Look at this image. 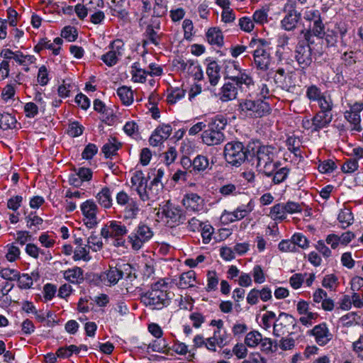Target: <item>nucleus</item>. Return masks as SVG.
<instances>
[{
    "instance_id": "1",
    "label": "nucleus",
    "mask_w": 363,
    "mask_h": 363,
    "mask_svg": "<svg viewBox=\"0 0 363 363\" xmlns=\"http://www.w3.org/2000/svg\"><path fill=\"white\" fill-rule=\"evenodd\" d=\"M141 302L152 310H161L171 302L167 284L160 280L151 286L150 289L141 295Z\"/></svg>"
},
{
    "instance_id": "2",
    "label": "nucleus",
    "mask_w": 363,
    "mask_h": 363,
    "mask_svg": "<svg viewBox=\"0 0 363 363\" xmlns=\"http://www.w3.org/2000/svg\"><path fill=\"white\" fill-rule=\"evenodd\" d=\"M279 152L272 145H260L256 151L257 167L265 176L271 177L280 165L277 161Z\"/></svg>"
},
{
    "instance_id": "3",
    "label": "nucleus",
    "mask_w": 363,
    "mask_h": 363,
    "mask_svg": "<svg viewBox=\"0 0 363 363\" xmlns=\"http://www.w3.org/2000/svg\"><path fill=\"white\" fill-rule=\"evenodd\" d=\"M271 107L264 99H242L238 108L239 116L243 119H256L268 116L271 113Z\"/></svg>"
},
{
    "instance_id": "4",
    "label": "nucleus",
    "mask_w": 363,
    "mask_h": 363,
    "mask_svg": "<svg viewBox=\"0 0 363 363\" xmlns=\"http://www.w3.org/2000/svg\"><path fill=\"white\" fill-rule=\"evenodd\" d=\"M227 125V119L222 115H217L211 118L201 135L202 141L206 145H217L224 142L225 137L223 132Z\"/></svg>"
},
{
    "instance_id": "5",
    "label": "nucleus",
    "mask_w": 363,
    "mask_h": 363,
    "mask_svg": "<svg viewBox=\"0 0 363 363\" xmlns=\"http://www.w3.org/2000/svg\"><path fill=\"white\" fill-rule=\"evenodd\" d=\"M251 47H256L253 52L254 63L256 67L261 71H267L269 68L271 56L267 47L268 42L264 39H252L250 42Z\"/></svg>"
},
{
    "instance_id": "6",
    "label": "nucleus",
    "mask_w": 363,
    "mask_h": 363,
    "mask_svg": "<svg viewBox=\"0 0 363 363\" xmlns=\"http://www.w3.org/2000/svg\"><path fill=\"white\" fill-rule=\"evenodd\" d=\"M154 232L150 226L140 223L128 236V242L133 250L138 251L152 238Z\"/></svg>"
},
{
    "instance_id": "7",
    "label": "nucleus",
    "mask_w": 363,
    "mask_h": 363,
    "mask_svg": "<svg viewBox=\"0 0 363 363\" xmlns=\"http://www.w3.org/2000/svg\"><path fill=\"white\" fill-rule=\"evenodd\" d=\"M225 161L233 166H240L247 159V151L244 145L240 142L228 143L224 147Z\"/></svg>"
},
{
    "instance_id": "8",
    "label": "nucleus",
    "mask_w": 363,
    "mask_h": 363,
    "mask_svg": "<svg viewBox=\"0 0 363 363\" xmlns=\"http://www.w3.org/2000/svg\"><path fill=\"white\" fill-rule=\"evenodd\" d=\"M128 233L126 226L118 220H111L101 229V235L104 238H111L115 239L114 245L123 246L125 240L123 236Z\"/></svg>"
},
{
    "instance_id": "9",
    "label": "nucleus",
    "mask_w": 363,
    "mask_h": 363,
    "mask_svg": "<svg viewBox=\"0 0 363 363\" xmlns=\"http://www.w3.org/2000/svg\"><path fill=\"white\" fill-rule=\"evenodd\" d=\"M116 199L119 206H125L123 211V220H133L137 218L140 208L135 200L130 198L124 191H119Z\"/></svg>"
},
{
    "instance_id": "10",
    "label": "nucleus",
    "mask_w": 363,
    "mask_h": 363,
    "mask_svg": "<svg viewBox=\"0 0 363 363\" xmlns=\"http://www.w3.org/2000/svg\"><path fill=\"white\" fill-rule=\"evenodd\" d=\"M295 318L286 313H281L273 325V334L277 337H281L289 333L291 327L296 325Z\"/></svg>"
},
{
    "instance_id": "11",
    "label": "nucleus",
    "mask_w": 363,
    "mask_h": 363,
    "mask_svg": "<svg viewBox=\"0 0 363 363\" xmlns=\"http://www.w3.org/2000/svg\"><path fill=\"white\" fill-rule=\"evenodd\" d=\"M124 50V43L116 39L109 45V51L101 57V60L108 67L115 65Z\"/></svg>"
},
{
    "instance_id": "12",
    "label": "nucleus",
    "mask_w": 363,
    "mask_h": 363,
    "mask_svg": "<svg viewBox=\"0 0 363 363\" xmlns=\"http://www.w3.org/2000/svg\"><path fill=\"white\" fill-rule=\"evenodd\" d=\"M80 209L86 226L89 228H94L98 223L96 217L98 206L95 202L91 199L86 200L81 204Z\"/></svg>"
},
{
    "instance_id": "13",
    "label": "nucleus",
    "mask_w": 363,
    "mask_h": 363,
    "mask_svg": "<svg viewBox=\"0 0 363 363\" xmlns=\"http://www.w3.org/2000/svg\"><path fill=\"white\" fill-rule=\"evenodd\" d=\"M363 107L362 104L354 103L353 105L350 106V110L345 112L344 116L347 122L350 123L352 130L357 132H361L362 130V128L360 124V113Z\"/></svg>"
},
{
    "instance_id": "14",
    "label": "nucleus",
    "mask_w": 363,
    "mask_h": 363,
    "mask_svg": "<svg viewBox=\"0 0 363 363\" xmlns=\"http://www.w3.org/2000/svg\"><path fill=\"white\" fill-rule=\"evenodd\" d=\"M295 59L301 69H305L311 64V49L307 43H298L295 50Z\"/></svg>"
},
{
    "instance_id": "15",
    "label": "nucleus",
    "mask_w": 363,
    "mask_h": 363,
    "mask_svg": "<svg viewBox=\"0 0 363 363\" xmlns=\"http://www.w3.org/2000/svg\"><path fill=\"white\" fill-rule=\"evenodd\" d=\"M308 333L314 336L316 343L320 346L325 345L333 338V335L330 333L325 323L315 325Z\"/></svg>"
},
{
    "instance_id": "16",
    "label": "nucleus",
    "mask_w": 363,
    "mask_h": 363,
    "mask_svg": "<svg viewBox=\"0 0 363 363\" xmlns=\"http://www.w3.org/2000/svg\"><path fill=\"white\" fill-rule=\"evenodd\" d=\"M172 131V126L169 124L159 125L151 135L150 144L155 147L160 145L170 136Z\"/></svg>"
},
{
    "instance_id": "17",
    "label": "nucleus",
    "mask_w": 363,
    "mask_h": 363,
    "mask_svg": "<svg viewBox=\"0 0 363 363\" xmlns=\"http://www.w3.org/2000/svg\"><path fill=\"white\" fill-rule=\"evenodd\" d=\"M123 272L116 267H110L108 270L97 275L100 283L106 286L116 284L123 277Z\"/></svg>"
},
{
    "instance_id": "18",
    "label": "nucleus",
    "mask_w": 363,
    "mask_h": 363,
    "mask_svg": "<svg viewBox=\"0 0 363 363\" xmlns=\"http://www.w3.org/2000/svg\"><path fill=\"white\" fill-rule=\"evenodd\" d=\"M301 19V14L291 5L286 11L284 18L281 21V26L287 31H291L296 28V25Z\"/></svg>"
},
{
    "instance_id": "19",
    "label": "nucleus",
    "mask_w": 363,
    "mask_h": 363,
    "mask_svg": "<svg viewBox=\"0 0 363 363\" xmlns=\"http://www.w3.org/2000/svg\"><path fill=\"white\" fill-rule=\"evenodd\" d=\"M131 184L135 186V190L139 195L140 199L143 201H145L147 198L146 195L147 180L144 177V174L141 171H136L131 177Z\"/></svg>"
},
{
    "instance_id": "20",
    "label": "nucleus",
    "mask_w": 363,
    "mask_h": 363,
    "mask_svg": "<svg viewBox=\"0 0 363 363\" xmlns=\"http://www.w3.org/2000/svg\"><path fill=\"white\" fill-rule=\"evenodd\" d=\"M254 205L252 201H250L246 205H241L238 206L233 212H228L225 211L223 216H227L228 220L233 223L235 220H239L244 218L245 216H247L252 211Z\"/></svg>"
},
{
    "instance_id": "21",
    "label": "nucleus",
    "mask_w": 363,
    "mask_h": 363,
    "mask_svg": "<svg viewBox=\"0 0 363 363\" xmlns=\"http://www.w3.org/2000/svg\"><path fill=\"white\" fill-rule=\"evenodd\" d=\"M313 301L315 303H321V308L324 311H331L335 306L334 301L328 297L327 292L322 289H318L314 291Z\"/></svg>"
},
{
    "instance_id": "22",
    "label": "nucleus",
    "mask_w": 363,
    "mask_h": 363,
    "mask_svg": "<svg viewBox=\"0 0 363 363\" xmlns=\"http://www.w3.org/2000/svg\"><path fill=\"white\" fill-rule=\"evenodd\" d=\"M203 199L194 193L187 194L183 199V204L192 211H201L204 206Z\"/></svg>"
},
{
    "instance_id": "23",
    "label": "nucleus",
    "mask_w": 363,
    "mask_h": 363,
    "mask_svg": "<svg viewBox=\"0 0 363 363\" xmlns=\"http://www.w3.org/2000/svg\"><path fill=\"white\" fill-rule=\"evenodd\" d=\"M162 213L172 222V224H178L182 221V213L181 209L167 202L162 207Z\"/></svg>"
},
{
    "instance_id": "24",
    "label": "nucleus",
    "mask_w": 363,
    "mask_h": 363,
    "mask_svg": "<svg viewBox=\"0 0 363 363\" xmlns=\"http://www.w3.org/2000/svg\"><path fill=\"white\" fill-rule=\"evenodd\" d=\"M238 87L235 82H228L222 86L220 93V99L223 101H228L237 97Z\"/></svg>"
},
{
    "instance_id": "25",
    "label": "nucleus",
    "mask_w": 363,
    "mask_h": 363,
    "mask_svg": "<svg viewBox=\"0 0 363 363\" xmlns=\"http://www.w3.org/2000/svg\"><path fill=\"white\" fill-rule=\"evenodd\" d=\"M152 24L148 25L146 28L145 34L147 40L144 41V45L147 42H150L155 45H158L160 42V37L154 30V28L156 29H160V22H158L157 20L152 21Z\"/></svg>"
},
{
    "instance_id": "26",
    "label": "nucleus",
    "mask_w": 363,
    "mask_h": 363,
    "mask_svg": "<svg viewBox=\"0 0 363 363\" xmlns=\"http://www.w3.org/2000/svg\"><path fill=\"white\" fill-rule=\"evenodd\" d=\"M317 132L326 128L332 121L333 116L332 113H325L318 111L313 117Z\"/></svg>"
},
{
    "instance_id": "27",
    "label": "nucleus",
    "mask_w": 363,
    "mask_h": 363,
    "mask_svg": "<svg viewBox=\"0 0 363 363\" xmlns=\"http://www.w3.org/2000/svg\"><path fill=\"white\" fill-rule=\"evenodd\" d=\"M113 5L110 6L111 13L113 16L118 17L121 20L126 21L128 12L123 7L125 0H112Z\"/></svg>"
},
{
    "instance_id": "28",
    "label": "nucleus",
    "mask_w": 363,
    "mask_h": 363,
    "mask_svg": "<svg viewBox=\"0 0 363 363\" xmlns=\"http://www.w3.org/2000/svg\"><path fill=\"white\" fill-rule=\"evenodd\" d=\"M96 198L99 205L104 208H109L112 206V196L109 188L104 187L96 194Z\"/></svg>"
},
{
    "instance_id": "29",
    "label": "nucleus",
    "mask_w": 363,
    "mask_h": 363,
    "mask_svg": "<svg viewBox=\"0 0 363 363\" xmlns=\"http://www.w3.org/2000/svg\"><path fill=\"white\" fill-rule=\"evenodd\" d=\"M64 278L71 283H79L84 279L83 270L74 267L64 272Z\"/></svg>"
},
{
    "instance_id": "30",
    "label": "nucleus",
    "mask_w": 363,
    "mask_h": 363,
    "mask_svg": "<svg viewBox=\"0 0 363 363\" xmlns=\"http://www.w3.org/2000/svg\"><path fill=\"white\" fill-rule=\"evenodd\" d=\"M206 39L211 45L221 46L223 43L222 32L217 28H211L206 33Z\"/></svg>"
},
{
    "instance_id": "31",
    "label": "nucleus",
    "mask_w": 363,
    "mask_h": 363,
    "mask_svg": "<svg viewBox=\"0 0 363 363\" xmlns=\"http://www.w3.org/2000/svg\"><path fill=\"white\" fill-rule=\"evenodd\" d=\"M130 74L132 75V80L134 82L143 83L145 82L146 76L148 74L147 72L140 67L138 62H135L131 66Z\"/></svg>"
},
{
    "instance_id": "32",
    "label": "nucleus",
    "mask_w": 363,
    "mask_h": 363,
    "mask_svg": "<svg viewBox=\"0 0 363 363\" xmlns=\"http://www.w3.org/2000/svg\"><path fill=\"white\" fill-rule=\"evenodd\" d=\"M195 281V272L194 271H189L187 272L183 273L180 276L177 285L179 288L186 289L193 286L194 285Z\"/></svg>"
},
{
    "instance_id": "33",
    "label": "nucleus",
    "mask_w": 363,
    "mask_h": 363,
    "mask_svg": "<svg viewBox=\"0 0 363 363\" xmlns=\"http://www.w3.org/2000/svg\"><path fill=\"white\" fill-rule=\"evenodd\" d=\"M16 118L9 113H0V128L2 130L12 129L16 127Z\"/></svg>"
},
{
    "instance_id": "34",
    "label": "nucleus",
    "mask_w": 363,
    "mask_h": 363,
    "mask_svg": "<svg viewBox=\"0 0 363 363\" xmlns=\"http://www.w3.org/2000/svg\"><path fill=\"white\" fill-rule=\"evenodd\" d=\"M301 33H304V38L307 42L310 40V38L312 34L318 37H322L325 33L324 26L322 23V20L313 22V26L311 30H306V32L302 30Z\"/></svg>"
},
{
    "instance_id": "35",
    "label": "nucleus",
    "mask_w": 363,
    "mask_h": 363,
    "mask_svg": "<svg viewBox=\"0 0 363 363\" xmlns=\"http://www.w3.org/2000/svg\"><path fill=\"white\" fill-rule=\"evenodd\" d=\"M121 145V143L116 138H111L108 140V143L104 144L102 147V152L106 157H110L116 154Z\"/></svg>"
},
{
    "instance_id": "36",
    "label": "nucleus",
    "mask_w": 363,
    "mask_h": 363,
    "mask_svg": "<svg viewBox=\"0 0 363 363\" xmlns=\"http://www.w3.org/2000/svg\"><path fill=\"white\" fill-rule=\"evenodd\" d=\"M117 94L124 105H130L133 101V94L130 88L123 86L118 89Z\"/></svg>"
},
{
    "instance_id": "37",
    "label": "nucleus",
    "mask_w": 363,
    "mask_h": 363,
    "mask_svg": "<svg viewBox=\"0 0 363 363\" xmlns=\"http://www.w3.org/2000/svg\"><path fill=\"white\" fill-rule=\"evenodd\" d=\"M206 74L211 85L215 86L220 79L218 66L216 62H211L206 69Z\"/></svg>"
},
{
    "instance_id": "38",
    "label": "nucleus",
    "mask_w": 363,
    "mask_h": 363,
    "mask_svg": "<svg viewBox=\"0 0 363 363\" xmlns=\"http://www.w3.org/2000/svg\"><path fill=\"white\" fill-rule=\"evenodd\" d=\"M43 49H49L52 51L54 55H57L60 53L61 47H55L54 43L47 38L41 39L38 43L35 46V50L40 52Z\"/></svg>"
},
{
    "instance_id": "39",
    "label": "nucleus",
    "mask_w": 363,
    "mask_h": 363,
    "mask_svg": "<svg viewBox=\"0 0 363 363\" xmlns=\"http://www.w3.org/2000/svg\"><path fill=\"white\" fill-rule=\"evenodd\" d=\"M262 334L258 331H250L245 335V345L249 347H255L262 341Z\"/></svg>"
},
{
    "instance_id": "40",
    "label": "nucleus",
    "mask_w": 363,
    "mask_h": 363,
    "mask_svg": "<svg viewBox=\"0 0 363 363\" xmlns=\"http://www.w3.org/2000/svg\"><path fill=\"white\" fill-rule=\"evenodd\" d=\"M325 93H323L316 85H311L307 87L306 96L310 101H316L317 103L324 96Z\"/></svg>"
},
{
    "instance_id": "41",
    "label": "nucleus",
    "mask_w": 363,
    "mask_h": 363,
    "mask_svg": "<svg viewBox=\"0 0 363 363\" xmlns=\"http://www.w3.org/2000/svg\"><path fill=\"white\" fill-rule=\"evenodd\" d=\"M162 189L163 184H154L152 182H151L148 188H146V195L147 198L145 199V201L149 200L155 201L157 199L158 194L162 190Z\"/></svg>"
},
{
    "instance_id": "42",
    "label": "nucleus",
    "mask_w": 363,
    "mask_h": 363,
    "mask_svg": "<svg viewBox=\"0 0 363 363\" xmlns=\"http://www.w3.org/2000/svg\"><path fill=\"white\" fill-rule=\"evenodd\" d=\"M286 208L284 203H277L272 206L270 210L269 216L274 220H284L286 218Z\"/></svg>"
},
{
    "instance_id": "43",
    "label": "nucleus",
    "mask_w": 363,
    "mask_h": 363,
    "mask_svg": "<svg viewBox=\"0 0 363 363\" xmlns=\"http://www.w3.org/2000/svg\"><path fill=\"white\" fill-rule=\"evenodd\" d=\"M208 160L203 155H197L192 162L193 170L194 172H203L208 168Z\"/></svg>"
},
{
    "instance_id": "44",
    "label": "nucleus",
    "mask_w": 363,
    "mask_h": 363,
    "mask_svg": "<svg viewBox=\"0 0 363 363\" xmlns=\"http://www.w3.org/2000/svg\"><path fill=\"white\" fill-rule=\"evenodd\" d=\"M337 219L342 223V228H345L352 223V213L350 209L345 208L340 210Z\"/></svg>"
},
{
    "instance_id": "45",
    "label": "nucleus",
    "mask_w": 363,
    "mask_h": 363,
    "mask_svg": "<svg viewBox=\"0 0 363 363\" xmlns=\"http://www.w3.org/2000/svg\"><path fill=\"white\" fill-rule=\"evenodd\" d=\"M89 247H86V245L84 247H77L74 251L73 259L74 261L83 260L84 262H88L91 259V256L89 255Z\"/></svg>"
},
{
    "instance_id": "46",
    "label": "nucleus",
    "mask_w": 363,
    "mask_h": 363,
    "mask_svg": "<svg viewBox=\"0 0 363 363\" xmlns=\"http://www.w3.org/2000/svg\"><path fill=\"white\" fill-rule=\"evenodd\" d=\"M320 112L332 113L333 108V102L330 95L325 94L318 102Z\"/></svg>"
},
{
    "instance_id": "47",
    "label": "nucleus",
    "mask_w": 363,
    "mask_h": 363,
    "mask_svg": "<svg viewBox=\"0 0 363 363\" xmlns=\"http://www.w3.org/2000/svg\"><path fill=\"white\" fill-rule=\"evenodd\" d=\"M225 70L228 79H230V82H234L235 79H238L242 69L239 67L238 64L232 62L227 65Z\"/></svg>"
},
{
    "instance_id": "48",
    "label": "nucleus",
    "mask_w": 363,
    "mask_h": 363,
    "mask_svg": "<svg viewBox=\"0 0 363 363\" xmlns=\"http://www.w3.org/2000/svg\"><path fill=\"white\" fill-rule=\"evenodd\" d=\"M289 173V169L286 167H281L276 169L273 174L272 182L275 184L283 182L287 177Z\"/></svg>"
},
{
    "instance_id": "49",
    "label": "nucleus",
    "mask_w": 363,
    "mask_h": 363,
    "mask_svg": "<svg viewBox=\"0 0 363 363\" xmlns=\"http://www.w3.org/2000/svg\"><path fill=\"white\" fill-rule=\"evenodd\" d=\"M234 82L238 88H241L243 84L247 86L252 84L253 80L246 70L242 69L241 73L238 77V79H235Z\"/></svg>"
},
{
    "instance_id": "50",
    "label": "nucleus",
    "mask_w": 363,
    "mask_h": 363,
    "mask_svg": "<svg viewBox=\"0 0 363 363\" xmlns=\"http://www.w3.org/2000/svg\"><path fill=\"white\" fill-rule=\"evenodd\" d=\"M185 92V90L181 88H176L173 89L171 93L167 95V101L168 104H176L184 96Z\"/></svg>"
},
{
    "instance_id": "51",
    "label": "nucleus",
    "mask_w": 363,
    "mask_h": 363,
    "mask_svg": "<svg viewBox=\"0 0 363 363\" xmlns=\"http://www.w3.org/2000/svg\"><path fill=\"white\" fill-rule=\"evenodd\" d=\"M288 150L296 156L300 154V140L299 138L291 136L286 140Z\"/></svg>"
},
{
    "instance_id": "52",
    "label": "nucleus",
    "mask_w": 363,
    "mask_h": 363,
    "mask_svg": "<svg viewBox=\"0 0 363 363\" xmlns=\"http://www.w3.org/2000/svg\"><path fill=\"white\" fill-rule=\"evenodd\" d=\"M259 344L261 351L265 354H271L276 351L277 346H273V341L271 338L262 337V341Z\"/></svg>"
},
{
    "instance_id": "53",
    "label": "nucleus",
    "mask_w": 363,
    "mask_h": 363,
    "mask_svg": "<svg viewBox=\"0 0 363 363\" xmlns=\"http://www.w3.org/2000/svg\"><path fill=\"white\" fill-rule=\"evenodd\" d=\"M207 286H206V291H214L217 289L219 279L217 276V274L215 271H209L207 274Z\"/></svg>"
},
{
    "instance_id": "54",
    "label": "nucleus",
    "mask_w": 363,
    "mask_h": 363,
    "mask_svg": "<svg viewBox=\"0 0 363 363\" xmlns=\"http://www.w3.org/2000/svg\"><path fill=\"white\" fill-rule=\"evenodd\" d=\"M87 243L89 245V248L93 251H98L102 248L103 242L101 239L97 235L92 233L87 239Z\"/></svg>"
},
{
    "instance_id": "55",
    "label": "nucleus",
    "mask_w": 363,
    "mask_h": 363,
    "mask_svg": "<svg viewBox=\"0 0 363 363\" xmlns=\"http://www.w3.org/2000/svg\"><path fill=\"white\" fill-rule=\"evenodd\" d=\"M212 339L216 340L217 345L223 347L227 343L228 335L225 330L217 329L214 331Z\"/></svg>"
},
{
    "instance_id": "56",
    "label": "nucleus",
    "mask_w": 363,
    "mask_h": 363,
    "mask_svg": "<svg viewBox=\"0 0 363 363\" xmlns=\"http://www.w3.org/2000/svg\"><path fill=\"white\" fill-rule=\"evenodd\" d=\"M61 36L69 42H73L77 38V32L75 28L72 26H66L62 29Z\"/></svg>"
},
{
    "instance_id": "57",
    "label": "nucleus",
    "mask_w": 363,
    "mask_h": 363,
    "mask_svg": "<svg viewBox=\"0 0 363 363\" xmlns=\"http://www.w3.org/2000/svg\"><path fill=\"white\" fill-rule=\"evenodd\" d=\"M18 282V286L21 289H27L32 287L33 284L32 277L28 274H23L22 275L19 274V277L17 278Z\"/></svg>"
},
{
    "instance_id": "58",
    "label": "nucleus",
    "mask_w": 363,
    "mask_h": 363,
    "mask_svg": "<svg viewBox=\"0 0 363 363\" xmlns=\"http://www.w3.org/2000/svg\"><path fill=\"white\" fill-rule=\"evenodd\" d=\"M295 247L298 246L302 249H306L309 246V241L301 233H296L292 237Z\"/></svg>"
},
{
    "instance_id": "59",
    "label": "nucleus",
    "mask_w": 363,
    "mask_h": 363,
    "mask_svg": "<svg viewBox=\"0 0 363 363\" xmlns=\"http://www.w3.org/2000/svg\"><path fill=\"white\" fill-rule=\"evenodd\" d=\"M336 168L335 162L332 160H325L318 165L319 172L324 174L333 172Z\"/></svg>"
},
{
    "instance_id": "60",
    "label": "nucleus",
    "mask_w": 363,
    "mask_h": 363,
    "mask_svg": "<svg viewBox=\"0 0 363 363\" xmlns=\"http://www.w3.org/2000/svg\"><path fill=\"white\" fill-rule=\"evenodd\" d=\"M0 277L6 280L14 281L19 277V272L13 269L4 268L0 271Z\"/></svg>"
},
{
    "instance_id": "61",
    "label": "nucleus",
    "mask_w": 363,
    "mask_h": 363,
    "mask_svg": "<svg viewBox=\"0 0 363 363\" xmlns=\"http://www.w3.org/2000/svg\"><path fill=\"white\" fill-rule=\"evenodd\" d=\"M219 192L224 196L236 195L238 193V188L233 184H227L222 186Z\"/></svg>"
},
{
    "instance_id": "62",
    "label": "nucleus",
    "mask_w": 363,
    "mask_h": 363,
    "mask_svg": "<svg viewBox=\"0 0 363 363\" xmlns=\"http://www.w3.org/2000/svg\"><path fill=\"white\" fill-rule=\"evenodd\" d=\"M358 167L357 160L350 158L342 164V170L345 173H352L357 169Z\"/></svg>"
},
{
    "instance_id": "63",
    "label": "nucleus",
    "mask_w": 363,
    "mask_h": 363,
    "mask_svg": "<svg viewBox=\"0 0 363 363\" xmlns=\"http://www.w3.org/2000/svg\"><path fill=\"white\" fill-rule=\"evenodd\" d=\"M83 133V126L81 125L78 122L74 121L69 125L67 129V133L74 138L81 135Z\"/></svg>"
},
{
    "instance_id": "64",
    "label": "nucleus",
    "mask_w": 363,
    "mask_h": 363,
    "mask_svg": "<svg viewBox=\"0 0 363 363\" xmlns=\"http://www.w3.org/2000/svg\"><path fill=\"white\" fill-rule=\"evenodd\" d=\"M322 285L326 289L333 290L337 285V278L334 274L326 275L323 279Z\"/></svg>"
}]
</instances>
